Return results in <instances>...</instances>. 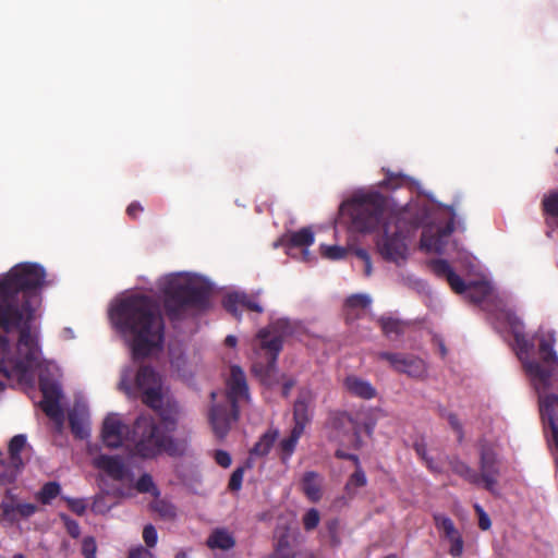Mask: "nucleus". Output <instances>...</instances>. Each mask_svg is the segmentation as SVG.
<instances>
[{"mask_svg": "<svg viewBox=\"0 0 558 558\" xmlns=\"http://www.w3.org/2000/svg\"><path fill=\"white\" fill-rule=\"evenodd\" d=\"M379 324H380L383 332L386 336H391V335L399 336V335H402L404 331V324L401 320L396 319V318L383 317L379 319Z\"/></svg>", "mask_w": 558, "mask_h": 558, "instance_id": "nucleus-36", "label": "nucleus"}, {"mask_svg": "<svg viewBox=\"0 0 558 558\" xmlns=\"http://www.w3.org/2000/svg\"><path fill=\"white\" fill-rule=\"evenodd\" d=\"M345 389L357 398L371 400L376 397V388L367 380L355 375H350L344 379Z\"/></svg>", "mask_w": 558, "mask_h": 558, "instance_id": "nucleus-21", "label": "nucleus"}, {"mask_svg": "<svg viewBox=\"0 0 558 558\" xmlns=\"http://www.w3.org/2000/svg\"><path fill=\"white\" fill-rule=\"evenodd\" d=\"M61 492V486L58 482H48L44 484L40 490L36 494V499L43 505H49Z\"/></svg>", "mask_w": 558, "mask_h": 558, "instance_id": "nucleus-33", "label": "nucleus"}, {"mask_svg": "<svg viewBox=\"0 0 558 558\" xmlns=\"http://www.w3.org/2000/svg\"><path fill=\"white\" fill-rule=\"evenodd\" d=\"M355 255L362 260V262H365L367 260L368 258H371V256L368 255V253L363 250V248H359L355 251Z\"/></svg>", "mask_w": 558, "mask_h": 558, "instance_id": "nucleus-60", "label": "nucleus"}, {"mask_svg": "<svg viewBox=\"0 0 558 558\" xmlns=\"http://www.w3.org/2000/svg\"><path fill=\"white\" fill-rule=\"evenodd\" d=\"M453 231V218H451L444 227H438L436 229L433 227L425 228L421 236V247L427 252L441 254L446 247L447 239Z\"/></svg>", "mask_w": 558, "mask_h": 558, "instance_id": "nucleus-14", "label": "nucleus"}, {"mask_svg": "<svg viewBox=\"0 0 558 558\" xmlns=\"http://www.w3.org/2000/svg\"><path fill=\"white\" fill-rule=\"evenodd\" d=\"M69 424L71 432L75 437L80 439L88 437L89 430L83 411H80L77 408H74L72 411H70Z\"/></svg>", "mask_w": 558, "mask_h": 558, "instance_id": "nucleus-27", "label": "nucleus"}, {"mask_svg": "<svg viewBox=\"0 0 558 558\" xmlns=\"http://www.w3.org/2000/svg\"><path fill=\"white\" fill-rule=\"evenodd\" d=\"M69 509L77 515H83L87 509V502L83 498H64Z\"/></svg>", "mask_w": 558, "mask_h": 558, "instance_id": "nucleus-44", "label": "nucleus"}, {"mask_svg": "<svg viewBox=\"0 0 558 558\" xmlns=\"http://www.w3.org/2000/svg\"><path fill=\"white\" fill-rule=\"evenodd\" d=\"M428 266L438 278L447 279L454 271L446 259H432Z\"/></svg>", "mask_w": 558, "mask_h": 558, "instance_id": "nucleus-38", "label": "nucleus"}, {"mask_svg": "<svg viewBox=\"0 0 558 558\" xmlns=\"http://www.w3.org/2000/svg\"><path fill=\"white\" fill-rule=\"evenodd\" d=\"M279 436L278 429L269 428L258 439L250 450L251 456L265 457L270 452L275 441Z\"/></svg>", "mask_w": 558, "mask_h": 558, "instance_id": "nucleus-25", "label": "nucleus"}, {"mask_svg": "<svg viewBox=\"0 0 558 558\" xmlns=\"http://www.w3.org/2000/svg\"><path fill=\"white\" fill-rule=\"evenodd\" d=\"M39 389L43 393V400L40 402L41 410L52 421L61 424L64 415L60 405V399L62 397L60 384L48 374L41 372L39 374Z\"/></svg>", "mask_w": 558, "mask_h": 558, "instance_id": "nucleus-8", "label": "nucleus"}, {"mask_svg": "<svg viewBox=\"0 0 558 558\" xmlns=\"http://www.w3.org/2000/svg\"><path fill=\"white\" fill-rule=\"evenodd\" d=\"M450 288L458 294L464 293L468 289V284L464 280L457 275L454 271L446 279Z\"/></svg>", "mask_w": 558, "mask_h": 558, "instance_id": "nucleus-47", "label": "nucleus"}, {"mask_svg": "<svg viewBox=\"0 0 558 558\" xmlns=\"http://www.w3.org/2000/svg\"><path fill=\"white\" fill-rule=\"evenodd\" d=\"M46 277L45 268L31 262L16 264L0 275V328L19 331L13 354L7 336L0 333V374L7 378L32 381L33 372L40 365L41 351L32 333V323L41 305Z\"/></svg>", "mask_w": 558, "mask_h": 558, "instance_id": "nucleus-1", "label": "nucleus"}, {"mask_svg": "<svg viewBox=\"0 0 558 558\" xmlns=\"http://www.w3.org/2000/svg\"><path fill=\"white\" fill-rule=\"evenodd\" d=\"M303 526L305 531H313L315 530L320 521V514L317 509L311 508L305 512L303 515Z\"/></svg>", "mask_w": 558, "mask_h": 558, "instance_id": "nucleus-41", "label": "nucleus"}, {"mask_svg": "<svg viewBox=\"0 0 558 558\" xmlns=\"http://www.w3.org/2000/svg\"><path fill=\"white\" fill-rule=\"evenodd\" d=\"M135 384L140 390L148 388L149 386H157L160 384L158 374L151 366L143 365L138 368Z\"/></svg>", "mask_w": 558, "mask_h": 558, "instance_id": "nucleus-28", "label": "nucleus"}, {"mask_svg": "<svg viewBox=\"0 0 558 558\" xmlns=\"http://www.w3.org/2000/svg\"><path fill=\"white\" fill-rule=\"evenodd\" d=\"M371 304L369 296L365 294H353L345 300V307L348 310L361 308L365 310Z\"/></svg>", "mask_w": 558, "mask_h": 558, "instance_id": "nucleus-40", "label": "nucleus"}, {"mask_svg": "<svg viewBox=\"0 0 558 558\" xmlns=\"http://www.w3.org/2000/svg\"><path fill=\"white\" fill-rule=\"evenodd\" d=\"M149 508L157 512L160 518L166 520H172L177 515L174 505L165 499H159V497L155 498V500L150 502Z\"/></svg>", "mask_w": 558, "mask_h": 558, "instance_id": "nucleus-32", "label": "nucleus"}, {"mask_svg": "<svg viewBox=\"0 0 558 558\" xmlns=\"http://www.w3.org/2000/svg\"><path fill=\"white\" fill-rule=\"evenodd\" d=\"M311 401V395L307 391L301 392L294 402L293 407V421L294 426H301L305 429L306 424L310 422L308 416V404Z\"/></svg>", "mask_w": 558, "mask_h": 558, "instance_id": "nucleus-24", "label": "nucleus"}, {"mask_svg": "<svg viewBox=\"0 0 558 558\" xmlns=\"http://www.w3.org/2000/svg\"><path fill=\"white\" fill-rule=\"evenodd\" d=\"M506 318L517 345V355L522 362L526 375L539 398V410L543 420L551 430L555 446L558 450V356L554 350L553 335L543 336L538 343L541 361L530 360L529 354L534 343L524 332V325L513 313H506Z\"/></svg>", "mask_w": 558, "mask_h": 558, "instance_id": "nucleus-3", "label": "nucleus"}, {"mask_svg": "<svg viewBox=\"0 0 558 558\" xmlns=\"http://www.w3.org/2000/svg\"><path fill=\"white\" fill-rule=\"evenodd\" d=\"M143 211H144V207L138 202H132L126 207V215L132 219H136L138 217V215L142 214Z\"/></svg>", "mask_w": 558, "mask_h": 558, "instance_id": "nucleus-56", "label": "nucleus"}, {"mask_svg": "<svg viewBox=\"0 0 558 558\" xmlns=\"http://www.w3.org/2000/svg\"><path fill=\"white\" fill-rule=\"evenodd\" d=\"M215 461L221 468H229L232 463V459L229 452L225 450H216L215 451Z\"/></svg>", "mask_w": 558, "mask_h": 558, "instance_id": "nucleus-52", "label": "nucleus"}, {"mask_svg": "<svg viewBox=\"0 0 558 558\" xmlns=\"http://www.w3.org/2000/svg\"><path fill=\"white\" fill-rule=\"evenodd\" d=\"M174 558H189V553L185 549H180L175 553Z\"/></svg>", "mask_w": 558, "mask_h": 558, "instance_id": "nucleus-63", "label": "nucleus"}, {"mask_svg": "<svg viewBox=\"0 0 558 558\" xmlns=\"http://www.w3.org/2000/svg\"><path fill=\"white\" fill-rule=\"evenodd\" d=\"M161 292L165 314L171 323L181 322L210 306V286L189 277L169 276Z\"/></svg>", "mask_w": 558, "mask_h": 558, "instance_id": "nucleus-5", "label": "nucleus"}, {"mask_svg": "<svg viewBox=\"0 0 558 558\" xmlns=\"http://www.w3.org/2000/svg\"><path fill=\"white\" fill-rule=\"evenodd\" d=\"M439 414H440V416L447 418L450 427L457 433L458 441L462 442V440L464 438V430H463V426H462L461 422L458 418V415L452 412L447 413L444 408H441L439 410Z\"/></svg>", "mask_w": 558, "mask_h": 558, "instance_id": "nucleus-39", "label": "nucleus"}, {"mask_svg": "<svg viewBox=\"0 0 558 558\" xmlns=\"http://www.w3.org/2000/svg\"><path fill=\"white\" fill-rule=\"evenodd\" d=\"M367 484L366 475L361 465L355 468V471L349 477L345 488L350 489L353 487H364Z\"/></svg>", "mask_w": 558, "mask_h": 558, "instance_id": "nucleus-42", "label": "nucleus"}, {"mask_svg": "<svg viewBox=\"0 0 558 558\" xmlns=\"http://www.w3.org/2000/svg\"><path fill=\"white\" fill-rule=\"evenodd\" d=\"M206 545L210 549L229 550L235 546V538L227 529L218 527L209 534Z\"/></svg>", "mask_w": 558, "mask_h": 558, "instance_id": "nucleus-23", "label": "nucleus"}, {"mask_svg": "<svg viewBox=\"0 0 558 558\" xmlns=\"http://www.w3.org/2000/svg\"><path fill=\"white\" fill-rule=\"evenodd\" d=\"M294 385H295V381L293 379L286 380L282 385V396L287 398L289 396L291 389L294 387Z\"/></svg>", "mask_w": 558, "mask_h": 558, "instance_id": "nucleus-58", "label": "nucleus"}, {"mask_svg": "<svg viewBox=\"0 0 558 558\" xmlns=\"http://www.w3.org/2000/svg\"><path fill=\"white\" fill-rule=\"evenodd\" d=\"M135 488L142 494L150 493L155 498L160 496V490L155 485L153 477L147 473L140 476L135 484Z\"/></svg>", "mask_w": 558, "mask_h": 558, "instance_id": "nucleus-37", "label": "nucleus"}, {"mask_svg": "<svg viewBox=\"0 0 558 558\" xmlns=\"http://www.w3.org/2000/svg\"><path fill=\"white\" fill-rule=\"evenodd\" d=\"M96 466L116 481H123L126 475V468L122 459L117 456H99L96 460Z\"/></svg>", "mask_w": 558, "mask_h": 558, "instance_id": "nucleus-20", "label": "nucleus"}, {"mask_svg": "<svg viewBox=\"0 0 558 558\" xmlns=\"http://www.w3.org/2000/svg\"><path fill=\"white\" fill-rule=\"evenodd\" d=\"M264 558H295V550L291 545L289 535L282 534L278 538L274 551Z\"/></svg>", "mask_w": 558, "mask_h": 558, "instance_id": "nucleus-31", "label": "nucleus"}, {"mask_svg": "<svg viewBox=\"0 0 558 558\" xmlns=\"http://www.w3.org/2000/svg\"><path fill=\"white\" fill-rule=\"evenodd\" d=\"M424 462H425L426 466L428 468V470H430L432 472H435V473H440L441 470L434 463L433 458H429V459L425 460Z\"/></svg>", "mask_w": 558, "mask_h": 558, "instance_id": "nucleus-59", "label": "nucleus"}, {"mask_svg": "<svg viewBox=\"0 0 558 558\" xmlns=\"http://www.w3.org/2000/svg\"><path fill=\"white\" fill-rule=\"evenodd\" d=\"M110 318L121 332L131 333L132 359L148 357L165 341V322L157 301L146 294H133L122 299L110 311Z\"/></svg>", "mask_w": 558, "mask_h": 558, "instance_id": "nucleus-4", "label": "nucleus"}, {"mask_svg": "<svg viewBox=\"0 0 558 558\" xmlns=\"http://www.w3.org/2000/svg\"><path fill=\"white\" fill-rule=\"evenodd\" d=\"M364 263V274L365 276H371L372 275V262H371V258H368L367 260L363 262Z\"/></svg>", "mask_w": 558, "mask_h": 558, "instance_id": "nucleus-62", "label": "nucleus"}, {"mask_svg": "<svg viewBox=\"0 0 558 558\" xmlns=\"http://www.w3.org/2000/svg\"><path fill=\"white\" fill-rule=\"evenodd\" d=\"M322 255L328 259L338 260L345 256L347 250L338 245H322Z\"/></svg>", "mask_w": 558, "mask_h": 558, "instance_id": "nucleus-43", "label": "nucleus"}, {"mask_svg": "<svg viewBox=\"0 0 558 558\" xmlns=\"http://www.w3.org/2000/svg\"><path fill=\"white\" fill-rule=\"evenodd\" d=\"M128 558H154V554L143 546L130 549Z\"/></svg>", "mask_w": 558, "mask_h": 558, "instance_id": "nucleus-53", "label": "nucleus"}, {"mask_svg": "<svg viewBox=\"0 0 558 558\" xmlns=\"http://www.w3.org/2000/svg\"><path fill=\"white\" fill-rule=\"evenodd\" d=\"M468 299L474 304H481L492 294V287L486 282L471 283L466 289Z\"/></svg>", "mask_w": 558, "mask_h": 558, "instance_id": "nucleus-29", "label": "nucleus"}, {"mask_svg": "<svg viewBox=\"0 0 558 558\" xmlns=\"http://www.w3.org/2000/svg\"><path fill=\"white\" fill-rule=\"evenodd\" d=\"M341 210L349 213L352 227L359 232H371L383 225L378 251L385 260L397 265L408 258L407 235L423 223V214L416 208L405 207L387 214V199L377 192L342 203Z\"/></svg>", "mask_w": 558, "mask_h": 558, "instance_id": "nucleus-2", "label": "nucleus"}, {"mask_svg": "<svg viewBox=\"0 0 558 558\" xmlns=\"http://www.w3.org/2000/svg\"><path fill=\"white\" fill-rule=\"evenodd\" d=\"M413 449L415 451V453L423 460H427L429 459L430 457L427 454V445L425 444L424 440H420V441H415L413 444Z\"/></svg>", "mask_w": 558, "mask_h": 558, "instance_id": "nucleus-55", "label": "nucleus"}, {"mask_svg": "<svg viewBox=\"0 0 558 558\" xmlns=\"http://www.w3.org/2000/svg\"><path fill=\"white\" fill-rule=\"evenodd\" d=\"M132 432L135 452L142 458H155L162 451L170 456L178 453L175 441L160 429L150 415H140L134 422Z\"/></svg>", "mask_w": 558, "mask_h": 558, "instance_id": "nucleus-7", "label": "nucleus"}, {"mask_svg": "<svg viewBox=\"0 0 558 558\" xmlns=\"http://www.w3.org/2000/svg\"><path fill=\"white\" fill-rule=\"evenodd\" d=\"M243 475H244L243 466H239L232 472L229 483H228V487L231 492H238L241 489L242 482H243Z\"/></svg>", "mask_w": 558, "mask_h": 558, "instance_id": "nucleus-48", "label": "nucleus"}, {"mask_svg": "<svg viewBox=\"0 0 558 558\" xmlns=\"http://www.w3.org/2000/svg\"><path fill=\"white\" fill-rule=\"evenodd\" d=\"M239 417V405L238 404H214L209 411V423L213 432L219 439L225 438L232 423L236 422Z\"/></svg>", "mask_w": 558, "mask_h": 558, "instance_id": "nucleus-12", "label": "nucleus"}, {"mask_svg": "<svg viewBox=\"0 0 558 558\" xmlns=\"http://www.w3.org/2000/svg\"><path fill=\"white\" fill-rule=\"evenodd\" d=\"M26 446V437L22 434L15 435L9 442V458L12 461L21 463L24 465L23 460L21 458V451Z\"/></svg>", "mask_w": 558, "mask_h": 558, "instance_id": "nucleus-35", "label": "nucleus"}, {"mask_svg": "<svg viewBox=\"0 0 558 558\" xmlns=\"http://www.w3.org/2000/svg\"><path fill=\"white\" fill-rule=\"evenodd\" d=\"M60 519L64 523L65 530L69 535L73 538H77L81 535V527L77 521L71 519L68 514L61 513Z\"/></svg>", "mask_w": 558, "mask_h": 558, "instance_id": "nucleus-45", "label": "nucleus"}, {"mask_svg": "<svg viewBox=\"0 0 558 558\" xmlns=\"http://www.w3.org/2000/svg\"><path fill=\"white\" fill-rule=\"evenodd\" d=\"M222 305L225 310L235 318L241 317L243 310L258 314L264 311L259 303L258 293L248 294L246 292H231L223 298Z\"/></svg>", "mask_w": 558, "mask_h": 558, "instance_id": "nucleus-13", "label": "nucleus"}, {"mask_svg": "<svg viewBox=\"0 0 558 558\" xmlns=\"http://www.w3.org/2000/svg\"><path fill=\"white\" fill-rule=\"evenodd\" d=\"M97 544L93 536H86L82 541V555L84 558H96Z\"/></svg>", "mask_w": 558, "mask_h": 558, "instance_id": "nucleus-46", "label": "nucleus"}, {"mask_svg": "<svg viewBox=\"0 0 558 558\" xmlns=\"http://www.w3.org/2000/svg\"><path fill=\"white\" fill-rule=\"evenodd\" d=\"M287 327L288 324L284 320H278L269 325L267 328L260 329L257 333V338L260 341V348L269 354V368L275 367L278 355L282 350Z\"/></svg>", "mask_w": 558, "mask_h": 558, "instance_id": "nucleus-9", "label": "nucleus"}, {"mask_svg": "<svg viewBox=\"0 0 558 558\" xmlns=\"http://www.w3.org/2000/svg\"><path fill=\"white\" fill-rule=\"evenodd\" d=\"M314 232L310 227H304L295 232L287 233L280 239V243L286 247L287 254L291 255L294 248L302 250L304 260H308V247L314 243Z\"/></svg>", "mask_w": 558, "mask_h": 558, "instance_id": "nucleus-17", "label": "nucleus"}, {"mask_svg": "<svg viewBox=\"0 0 558 558\" xmlns=\"http://www.w3.org/2000/svg\"><path fill=\"white\" fill-rule=\"evenodd\" d=\"M129 427L117 415H108L101 429V438L106 447L116 449L122 446L124 434Z\"/></svg>", "mask_w": 558, "mask_h": 558, "instance_id": "nucleus-16", "label": "nucleus"}, {"mask_svg": "<svg viewBox=\"0 0 558 558\" xmlns=\"http://www.w3.org/2000/svg\"><path fill=\"white\" fill-rule=\"evenodd\" d=\"M236 342H238L236 337L232 336V335L227 336V338L225 339L226 345L231 347V348L235 347Z\"/></svg>", "mask_w": 558, "mask_h": 558, "instance_id": "nucleus-61", "label": "nucleus"}, {"mask_svg": "<svg viewBox=\"0 0 558 558\" xmlns=\"http://www.w3.org/2000/svg\"><path fill=\"white\" fill-rule=\"evenodd\" d=\"M378 359L387 361L396 372L412 378H422L426 373L425 362L411 354L379 352Z\"/></svg>", "mask_w": 558, "mask_h": 558, "instance_id": "nucleus-10", "label": "nucleus"}, {"mask_svg": "<svg viewBox=\"0 0 558 558\" xmlns=\"http://www.w3.org/2000/svg\"><path fill=\"white\" fill-rule=\"evenodd\" d=\"M327 530L329 534L330 542L333 546L340 544V538L338 535L339 522L338 520H330L327 522Z\"/></svg>", "mask_w": 558, "mask_h": 558, "instance_id": "nucleus-51", "label": "nucleus"}, {"mask_svg": "<svg viewBox=\"0 0 558 558\" xmlns=\"http://www.w3.org/2000/svg\"><path fill=\"white\" fill-rule=\"evenodd\" d=\"M143 539L147 547L153 548L156 546L158 541V535L155 526L153 524H147L143 529Z\"/></svg>", "mask_w": 558, "mask_h": 558, "instance_id": "nucleus-49", "label": "nucleus"}, {"mask_svg": "<svg viewBox=\"0 0 558 558\" xmlns=\"http://www.w3.org/2000/svg\"><path fill=\"white\" fill-rule=\"evenodd\" d=\"M303 433L304 430L301 426H293L290 435L279 442V450L283 462L291 458Z\"/></svg>", "mask_w": 558, "mask_h": 558, "instance_id": "nucleus-26", "label": "nucleus"}, {"mask_svg": "<svg viewBox=\"0 0 558 558\" xmlns=\"http://www.w3.org/2000/svg\"><path fill=\"white\" fill-rule=\"evenodd\" d=\"M400 181H402V177L400 174H395L393 172L387 170L383 185L387 187H396L399 185Z\"/></svg>", "mask_w": 558, "mask_h": 558, "instance_id": "nucleus-54", "label": "nucleus"}, {"mask_svg": "<svg viewBox=\"0 0 558 558\" xmlns=\"http://www.w3.org/2000/svg\"><path fill=\"white\" fill-rule=\"evenodd\" d=\"M99 499H100L99 497H96L95 500H94V504H93V507H92V510L94 512H100L101 511V509L99 507Z\"/></svg>", "mask_w": 558, "mask_h": 558, "instance_id": "nucleus-64", "label": "nucleus"}, {"mask_svg": "<svg viewBox=\"0 0 558 558\" xmlns=\"http://www.w3.org/2000/svg\"><path fill=\"white\" fill-rule=\"evenodd\" d=\"M302 492L308 500L317 502L323 496L322 492V476L314 471L304 473L301 481Z\"/></svg>", "mask_w": 558, "mask_h": 558, "instance_id": "nucleus-22", "label": "nucleus"}, {"mask_svg": "<svg viewBox=\"0 0 558 558\" xmlns=\"http://www.w3.org/2000/svg\"><path fill=\"white\" fill-rule=\"evenodd\" d=\"M142 401L151 409H158L161 404V384L142 389Z\"/></svg>", "mask_w": 558, "mask_h": 558, "instance_id": "nucleus-34", "label": "nucleus"}, {"mask_svg": "<svg viewBox=\"0 0 558 558\" xmlns=\"http://www.w3.org/2000/svg\"><path fill=\"white\" fill-rule=\"evenodd\" d=\"M328 424L338 435H348L350 433H353L356 437L360 435L357 422L347 412H332Z\"/></svg>", "mask_w": 558, "mask_h": 558, "instance_id": "nucleus-19", "label": "nucleus"}, {"mask_svg": "<svg viewBox=\"0 0 558 558\" xmlns=\"http://www.w3.org/2000/svg\"><path fill=\"white\" fill-rule=\"evenodd\" d=\"M480 472L472 469L464 461L454 458L450 460L451 471L465 482L483 487L492 494H496L498 478L500 476V463L496 450L487 441L480 444Z\"/></svg>", "mask_w": 558, "mask_h": 558, "instance_id": "nucleus-6", "label": "nucleus"}, {"mask_svg": "<svg viewBox=\"0 0 558 558\" xmlns=\"http://www.w3.org/2000/svg\"><path fill=\"white\" fill-rule=\"evenodd\" d=\"M474 509L478 515V527L483 531H487L492 526V521L488 514L477 504L474 506Z\"/></svg>", "mask_w": 558, "mask_h": 558, "instance_id": "nucleus-50", "label": "nucleus"}, {"mask_svg": "<svg viewBox=\"0 0 558 558\" xmlns=\"http://www.w3.org/2000/svg\"><path fill=\"white\" fill-rule=\"evenodd\" d=\"M335 454L339 459H344V460L353 461L355 466L360 465V459H359V457L356 454L348 453V452H345L343 450H337Z\"/></svg>", "mask_w": 558, "mask_h": 558, "instance_id": "nucleus-57", "label": "nucleus"}, {"mask_svg": "<svg viewBox=\"0 0 558 558\" xmlns=\"http://www.w3.org/2000/svg\"><path fill=\"white\" fill-rule=\"evenodd\" d=\"M435 526L442 532L444 537L450 543L449 555L460 557L463 554L464 542L461 533L454 526L453 521L445 514H434Z\"/></svg>", "mask_w": 558, "mask_h": 558, "instance_id": "nucleus-15", "label": "nucleus"}, {"mask_svg": "<svg viewBox=\"0 0 558 558\" xmlns=\"http://www.w3.org/2000/svg\"><path fill=\"white\" fill-rule=\"evenodd\" d=\"M228 403L234 405L241 400L248 399V387L243 369L233 365L230 369V378L228 380Z\"/></svg>", "mask_w": 558, "mask_h": 558, "instance_id": "nucleus-18", "label": "nucleus"}, {"mask_svg": "<svg viewBox=\"0 0 558 558\" xmlns=\"http://www.w3.org/2000/svg\"><path fill=\"white\" fill-rule=\"evenodd\" d=\"M38 511V507L31 502H21L17 497L8 492L0 502V518L2 521L14 524L22 519H28Z\"/></svg>", "mask_w": 558, "mask_h": 558, "instance_id": "nucleus-11", "label": "nucleus"}, {"mask_svg": "<svg viewBox=\"0 0 558 558\" xmlns=\"http://www.w3.org/2000/svg\"><path fill=\"white\" fill-rule=\"evenodd\" d=\"M22 468H23V464L10 460L9 457L7 460L1 459L0 460V483H2V484L13 483L16 480Z\"/></svg>", "mask_w": 558, "mask_h": 558, "instance_id": "nucleus-30", "label": "nucleus"}]
</instances>
